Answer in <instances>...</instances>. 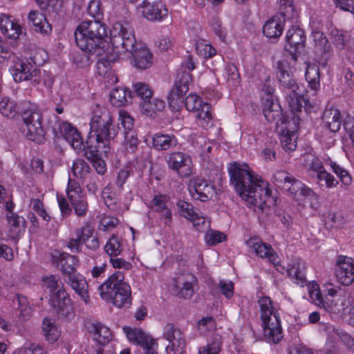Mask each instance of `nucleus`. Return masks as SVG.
I'll list each match as a JSON object with an SVG mask.
<instances>
[{"label": "nucleus", "instance_id": "nucleus-1", "mask_svg": "<svg viewBox=\"0 0 354 354\" xmlns=\"http://www.w3.org/2000/svg\"><path fill=\"white\" fill-rule=\"evenodd\" d=\"M230 181L240 197L250 207L263 209L271 199L269 183L244 162H234L227 167Z\"/></svg>", "mask_w": 354, "mask_h": 354}, {"label": "nucleus", "instance_id": "nucleus-2", "mask_svg": "<svg viewBox=\"0 0 354 354\" xmlns=\"http://www.w3.org/2000/svg\"><path fill=\"white\" fill-rule=\"evenodd\" d=\"M75 38L77 46L84 52L80 55L81 60L75 61L80 67L90 64V59L86 53L100 56L109 49L106 26L97 20L81 22L76 28Z\"/></svg>", "mask_w": 354, "mask_h": 354}, {"label": "nucleus", "instance_id": "nucleus-3", "mask_svg": "<svg viewBox=\"0 0 354 354\" xmlns=\"http://www.w3.org/2000/svg\"><path fill=\"white\" fill-rule=\"evenodd\" d=\"M115 136L111 113L105 107L95 105L90 121V132L84 144L86 154L90 153L89 157H92L109 152L110 140Z\"/></svg>", "mask_w": 354, "mask_h": 354}, {"label": "nucleus", "instance_id": "nucleus-4", "mask_svg": "<svg viewBox=\"0 0 354 354\" xmlns=\"http://www.w3.org/2000/svg\"><path fill=\"white\" fill-rule=\"evenodd\" d=\"M138 44L133 28L127 22H115L110 29L109 49L106 53L113 61L129 59Z\"/></svg>", "mask_w": 354, "mask_h": 354}, {"label": "nucleus", "instance_id": "nucleus-5", "mask_svg": "<svg viewBox=\"0 0 354 354\" xmlns=\"http://www.w3.org/2000/svg\"><path fill=\"white\" fill-rule=\"evenodd\" d=\"M124 273L122 271H115L111 274L98 287L102 299L120 308L130 305L132 300L131 288L124 281Z\"/></svg>", "mask_w": 354, "mask_h": 354}, {"label": "nucleus", "instance_id": "nucleus-6", "mask_svg": "<svg viewBox=\"0 0 354 354\" xmlns=\"http://www.w3.org/2000/svg\"><path fill=\"white\" fill-rule=\"evenodd\" d=\"M277 77L283 88L286 102L292 112L301 111L303 105L308 101L304 98L306 90L303 85L299 84L292 78L288 63L285 59L277 62Z\"/></svg>", "mask_w": 354, "mask_h": 354}, {"label": "nucleus", "instance_id": "nucleus-7", "mask_svg": "<svg viewBox=\"0 0 354 354\" xmlns=\"http://www.w3.org/2000/svg\"><path fill=\"white\" fill-rule=\"evenodd\" d=\"M258 304L264 337L269 342H279L283 335L277 306L269 297H261Z\"/></svg>", "mask_w": 354, "mask_h": 354}, {"label": "nucleus", "instance_id": "nucleus-8", "mask_svg": "<svg viewBox=\"0 0 354 354\" xmlns=\"http://www.w3.org/2000/svg\"><path fill=\"white\" fill-rule=\"evenodd\" d=\"M54 131L55 136L63 137L77 153L82 154L88 159H93V166L99 174L103 175L106 171V165L104 160L98 158V156H106L108 152L104 154L99 153L92 157H89L90 153L86 156L85 153L86 146L83 142L80 133L68 122H64L59 124L57 129L55 127Z\"/></svg>", "mask_w": 354, "mask_h": 354}, {"label": "nucleus", "instance_id": "nucleus-9", "mask_svg": "<svg viewBox=\"0 0 354 354\" xmlns=\"http://www.w3.org/2000/svg\"><path fill=\"white\" fill-rule=\"evenodd\" d=\"M25 136L34 142L40 143L44 140L45 130L41 124L42 116L35 104H28L27 109L22 113Z\"/></svg>", "mask_w": 354, "mask_h": 354}, {"label": "nucleus", "instance_id": "nucleus-10", "mask_svg": "<svg viewBox=\"0 0 354 354\" xmlns=\"http://www.w3.org/2000/svg\"><path fill=\"white\" fill-rule=\"evenodd\" d=\"M74 234L75 237L69 239L66 245L72 252H80L83 245L93 251L100 248V240L95 233L94 227L91 225L86 224L75 229Z\"/></svg>", "mask_w": 354, "mask_h": 354}, {"label": "nucleus", "instance_id": "nucleus-11", "mask_svg": "<svg viewBox=\"0 0 354 354\" xmlns=\"http://www.w3.org/2000/svg\"><path fill=\"white\" fill-rule=\"evenodd\" d=\"M185 105L189 111L194 113L198 126L207 129L212 126L213 118L210 105L196 94L191 93L185 99Z\"/></svg>", "mask_w": 354, "mask_h": 354}, {"label": "nucleus", "instance_id": "nucleus-12", "mask_svg": "<svg viewBox=\"0 0 354 354\" xmlns=\"http://www.w3.org/2000/svg\"><path fill=\"white\" fill-rule=\"evenodd\" d=\"M292 113L293 117L285 123L279 135L281 145L286 151H293L297 147L299 118L298 115H295L297 112Z\"/></svg>", "mask_w": 354, "mask_h": 354}, {"label": "nucleus", "instance_id": "nucleus-13", "mask_svg": "<svg viewBox=\"0 0 354 354\" xmlns=\"http://www.w3.org/2000/svg\"><path fill=\"white\" fill-rule=\"evenodd\" d=\"M123 330L129 342L140 345L145 354H158V343L142 329L124 326Z\"/></svg>", "mask_w": 354, "mask_h": 354}, {"label": "nucleus", "instance_id": "nucleus-14", "mask_svg": "<svg viewBox=\"0 0 354 354\" xmlns=\"http://www.w3.org/2000/svg\"><path fill=\"white\" fill-rule=\"evenodd\" d=\"M162 335L169 342L166 350L167 354H183L186 347L185 335L172 324L165 326Z\"/></svg>", "mask_w": 354, "mask_h": 354}, {"label": "nucleus", "instance_id": "nucleus-15", "mask_svg": "<svg viewBox=\"0 0 354 354\" xmlns=\"http://www.w3.org/2000/svg\"><path fill=\"white\" fill-rule=\"evenodd\" d=\"M49 303L59 315L66 319H71L74 316L71 299L63 288L57 290L56 292L50 294Z\"/></svg>", "mask_w": 354, "mask_h": 354}, {"label": "nucleus", "instance_id": "nucleus-16", "mask_svg": "<svg viewBox=\"0 0 354 354\" xmlns=\"http://www.w3.org/2000/svg\"><path fill=\"white\" fill-rule=\"evenodd\" d=\"M191 75L189 73H183L176 80L174 86L168 95L169 105L174 109H178L183 105V96L189 90Z\"/></svg>", "mask_w": 354, "mask_h": 354}, {"label": "nucleus", "instance_id": "nucleus-17", "mask_svg": "<svg viewBox=\"0 0 354 354\" xmlns=\"http://www.w3.org/2000/svg\"><path fill=\"white\" fill-rule=\"evenodd\" d=\"M138 9L149 21H162L168 15V10L161 0H144Z\"/></svg>", "mask_w": 354, "mask_h": 354}, {"label": "nucleus", "instance_id": "nucleus-18", "mask_svg": "<svg viewBox=\"0 0 354 354\" xmlns=\"http://www.w3.org/2000/svg\"><path fill=\"white\" fill-rule=\"evenodd\" d=\"M9 68L13 80L17 83L31 80L39 72L30 63L17 58Z\"/></svg>", "mask_w": 354, "mask_h": 354}, {"label": "nucleus", "instance_id": "nucleus-19", "mask_svg": "<svg viewBox=\"0 0 354 354\" xmlns=\"http://www.w3.org/2000/svg\"><path fill=\"white\" fill-rule=\"evenodd\" d=\"M335 274L339 283L349 286L354 281V260L346 256H339L337 261Z\"/></svg>", "mask_w": 354, "mask_h": 354}, {"label": "nucleus", "instance_id": "nucleus-20", "mask_svg": "<svg viewBox=\"0 0 354 354\" xmlns=\"http://www.w3.org/2000/svg\"><path fill=\"white\" fill-rule=\"evenodd\" d=\"M51 257L53 261L61 266L64 279L77 273L76 270L79 260L77 257L57 250L52 252Z\"/></svg>", "mask_w": 354, "mask_h": 354}, {"label": "nucleus", "instance_id": "nucleus-21", "mask_svg": "<svg viewBox=\"0 0 354 354\" xmlns=\"http://www.w3.org/2000/svg\"><path fill=\"white\" fill-rule=\"evenodd\" d=\"M167 162L169 169L176 171L181 176H188L191 174V158L185 153H169Z\"/></svg>", "mask_w": 354, "mask_h": 354}, {"label": "nucleus", "instance_id": "nucleus-22", "mask_svg": "<svg viewBox=\"0 0 354 354\" xmlns=\"http://www.w3.org/2000/svg\"><path fill=\"white\" fill-rule=\"evenodd\" d=\"M246 245L254 250L257 256L266 259L272 264L278 262V255L270 245L263 243L257 237H252L245 241Z\"/></svg>", "mask_w": 354, "mask_h": 354}, {"label": "nucleus", "instance_id": "nucleus-23", "mask_svg": "<svg viewBox=\"0 0 354 354\" xmlns=\"http://www.w3.org/2000/svg\"><path fill=\"white\" fill-rule=\"evenodd\" d=\"M272 183L279 188L294 196L299 189L297 183L302 182L284 170H278L272 176Z\"/></svg>", "mask_w": 354, "mask_h": 354}, {"label": "nucleus", "instance_id": "nucleus-24", "mask_svg": "<svg viewBox=\"0 0 354 354\" xmlns=\"http://www.w3.org/2000/svg\"><path fill=\"white\" fill-rule=\"evenodd\" d=\"M169 197L165 194H157L153 196L149 204V207L159 214L162 222L168 225L171 221L172 213L168 203Z\"/></svg>", "mask_w": 354, "mask_h": 354}, {"label": "nucleus", "instance_id": "nucleus-25", "mask_svg": "<svg viewBox=\"0 0 354 354\" xmlns=\"http://www.w3.org/2000/svg\"><path fill=\"white\" fill-rule=\"evenodd\" d=\"M214 192V186L203 178L194 179L190 182L189 185V194L194 200L205 201Z\"/></svg>", "mask_w": 354, "mask_h": 354}, {"label": "nucleus", "instance_id": "nucleus-26", "mask_svg": "<svg viewBox=\"0 0 354 354\" xmlns=\"http://www.w3.org/2000/svg\"><path fill=\"white\" fill-rule=\"evenodd\" d=\"M132 65L140 70L150 68L153 64V54L149 49L143 44H137L132 52Z\"/></svg>", "mask_w": 354, "mask_h": 354}, {"label": "nucleus", "instance_id": "nucleus-27", "mask_svg": "<svg viewBox=\"0 0 354 354\" xmlns=\"http://www.w3.org/2000/svg\"><path fill=\"white\" fill-rule=\"evenodd\" d=\"M305 41L304 31L301 28L292 26L286 33L285 48L294 55L304 48Z\"/></svg>", "mask_w": 354, "mask_h": 354}, {"label": "nucleus", "instance_id": "nucleus-28", "mask_svg": "<svg viewBox=\"0 0 354 354\" xmlns=\"http://www.w3.org/2000/svg\"><path fill=\"white\" fill-rule=\"evenodd\" d=\"M306 270L304 261L300 257H294L288 263L287 274L293 283L304 286L306 283Z\"/></svg>", "mask_w": 354, "mask_h": 354}, {"label": "nucleus", "instance_id": "nucleus-29", "mask_svg": "<svg viewBox=\"0 0 354 354\" xmlns=\"http://www.w3.org/2000/svg\"><path fill=\"white\" fill-rule=\"evenodd\" d=\"M262 110L266 120L270 123L279 124L281 120V108L273 95H268V98H262Z\"/></svg>", "mask_w": 354, "mask_h": 354}, {"label": "nucleus", "instance_id": "nucleus-30", "mask_svg": "<svg viewBox=\"0 0 354 354\" xmlns=\"http://www.w3.org/2000/svg\"><path fill=\"white\" fill-rule=\"evenodd\" d=\"M64 280L71 286L74 292L85 304L88 303V286L85 277L82 274L80 273H77L64 279Z\"/></svg>", "mask_w": 354, "mask_h": 354}, {"label": "nucleus", "instance_id": "nucleus-31", "mask_svg": "<svg viewBox=\"0 0 354 354\" xmlns=\"http://www.w3.org/2000/svg\"><path fill=\"white\" fill-rule=\"evenodd\" d=\"M0 28L5 36L12 39H18L22 33V27L18 21L6 15L0 17Z\"/></svg>", "mask_w": 354, "mask_h": 354}, {"label": "nucleus", "instance_id": "nucleus-32", "mask_svg": "<svg viewBox=\"0 0 354 354\" xmlns=\"http://www.w3.org/2000/svg\"><path fill=\"white\" fill-rule=\"evenodd\" d=\"M8 236L15 242L24 232L26 229V220L18 214L10 212L7 216Z\"/></svg>", "mask_w": 354, "mask_h": 354}, {"label": "nucleus", "instance_id": "nucleus-33", "mask_svg": "<svg viewBox=\"0 0 354 354\" xmlns=\"http://www.w3.org/2000/svg\"><path fill=\"white\" fill-rule=\"evenodd\" d=\"M288 19H284V17L280 15V12L278 15L268 19L263 28L264 35L270 39L279 38L283 32L284 21Z\"/></svg>", "mask_w": 354, "mask_h": 354}, {"label": "nucleus", "instance_id": "nucleus-34", "mask_svg": "<svg viewBox=\"0 0 354 354\" xmlns=\"http://www.w3.org/2000/svg\"><path fill=\"white\" fill-rule=\"evenodd\" d=\"M41 335L49 344H54L60 337L61 328L54 319L44 317L41 324Z\"/></svg>", "mask_w": 354, "mask_h": 354}, {"label": "nucleus", "instance_id": "nucleus-35", "mask_svg": "<svg viewBox=\"0 0 354 354\" xmlns=\"http://www.w3.org/2000/svg\"><path fill=\"white\" fill-rule=\"evenodd\" d=\"M196 283V277L194 274L188 273L178 279L176 286L179 289L178 294L180 297L189 299L194 294V287Z\"/></svg>", "mask_w": 354, "mask_h": 354}, {"label": "nucleus", "instance_id": "nucleus-36", "mask_svg": "<svg viewBox=\"0 0 354 354\" xmlns=\"http://www.w3.org/2000/svg\"><path fill=\"white\" fill-rule=\"evenodd\" d=\"M28 21L32 24L35 31L43 35H49L51 31V26L48 22L46 17L37 10H31L28 14Z\"/></svg>", "mask_w": 354, "mask_h": 354}, {"label": "nucleus", "instance_id": "nucleus-37", "mask_svg": "<svg viewBox=\"0 0 354 354\" xmlns=\"http://www.w3.org/2000/svg\"><path fill=\"white\" fill-rule=\"evenodd\" d=\"M299 189L294 195V198L297 200L300 196H303L309 202V206L313 210H317L320 206L319 195L310 187L304 183H298Z\"/></svg>", "mask_w": 354, "mask_h": 354}, {"label": "nucleus", "instance_id": "nucleus-38", "mask_svg": "<svg viewBox=\"0 0 354 354\" xmlns=\"http://www.w3.org/2000/svg\"><path fill=\"white\" fill-rule=\"evenodd\" d=\"M348 303L349 299L347 293L346 292L342 293L339 292L338 297H336L335 299H333L332 300L328 299V301H324L322 306L326 310L331 313L341 314L344 312Z\"/></svg>", "mask_w": 354, "mask_h": 354}, {"label": "nucleus", "instance_id": "nucleus-39", "mask_svg": "<svg viewBox=\"0 0 354 354\" xmlns=\"http://www.w3.org/2000/svg\"><path fill=\"white\" fill-rule=\"evenodd\" d=\"M178 144L176 138L172 134L156 133L152 137V145L157 150H167Z\"/></svg>", "mask_w": 354, "mask_h": 354}, {"label": "nucleus", "instance_id": "nucleus-40", "mask_svg": "<svg viewBox=\"0 0 354 354\" xmlns=\"http://www.w3.org/2000/svg\"><path fill=\"white\" fill-rule=\"evenodd\" d=\"M324 120L326 127L331 132H337L342 124L341 113L337 109L326 110L324 113Z\"/></svg>", "mask_w": 354, "mask_h": 354}, {"label": "nucleus", "instance_id": "nucleus-41", "mask_svg": "<svg viewBox=\"0 0 354 354\" xmlns=\"http://www.w3.org/2000/svg\"><path fill=\"white\" fill-rule=\"evenodd\" d=\"M326 165H328L332 171L337 176L339 180L345 185H349L352 182V178L349 172L342 166L332 160L330 157H324Z\"/></svg>", "mask_w": 354, "mask_h": 354}, {"label": "nucleus", "instance_id": "nucleus-42", "mask_svg": "<svg viewBox=\"0 0 354 354\" xmlns=\"http://www.w3.org/2000/svg\"><path fill=\"white\" fill-rule=\"evenodd\" d=\"M306 80L308 83L310 88L315 91L320 87L319 69L318 66L314 63L306 62Z\"/></svg>", "mask_w": 354, "mask_h": 354}, {"label": "nucleus", "instance_id": "nucleus-43", "mask_svg": "<svg viewBox=\"0 0 354 354\" xmlns=\"http://www.w3.org/2000/svg\"><path fill=\"white\" fill-rule=\"evenodd\" d=\"M324 160H320L313 154H307L304 156L303 165L304 169L310 175H318L319 172L324 170Z\"/></svg>", "mask_w": 354, "mask_h": 354}, {"label": "nucleus", "instance_id": "nucleus-44", "mask_svg": "<svg viewBox=\"0 0 354 354\" xmlns=\"http://www.w3.org/2000/svg\"><path fill=\"white\" fill-rule=\"evenodd\" d=\"M141 112L147 115L153 116L156 112L162 111L165 108V102L164 100L156 97L151 100L149 99L147 101L140 102Z\"/></svg>", "mask_w": 354, "mask_h": 354}, {"label": "nucleus", "instance_id": "nucleus-45", "mask_svg": "<svg viewBox=\"0 0 354 354\" xmlns=\"http://www.w3.org/2000/svg\"><path fill=\"white\" fill-rule=\"evenodd\" d=\"M131 97V93L125 87H117L113 89L109 95L111 103L115 106H122L124 105L128 98Z\"/></svg>", "mask_w": 354, "mask_h": 354}, {"label": "nucleus", "instance_id": "nucleus-46", "mask_svg": "<svg viewBox=\"0 0 354 354\" xmlns=\"http://www.w3.org/2000/svg\"><path fill=\"white\" fill-rule=\"evenodd\" d=\"M97 74L106 79L109 84H114L118 82V78L111 71L110 64L107 60L101 59L96 64Z\"/></svg>", "mask_w": 354, "mask_h": 354}, {"label": "nucleus", "instance_id": "nucleus-47", "mask_svg": "<svg viewBox=\"0 0 354 354\" xmlns=\"http://www.w3.org/2000/svg\"><path fill=\"white\" fill-rule=\"evenodd\" d=\"M223 350V341L219 335L210 338L205 345L198 348V354H220Z\"/></svg>", "mask_w": 354, "mask_h": 354}, {"label": "nucleus", "instance_id": "nucleus-48", "mask_svg": "<svg viewBox=\"0 0 354 354\" xmlns=\"http://www.w3.org/2000/svg\"><path fill=\"white\" fill-rule=\"evenodd\" d=\"M315 50L320 54L328 52L330 44L324 33L319 30H313L310 35Z\"/></svg>", "mask_w": 354, "mask_h": 354}, {"label": "nucleus", "instance_id": "nucleus-49", "mask_svg": "<svg viewBox=\"0 0 354 354\" xmlns=\"http://www.w3.org/2000/svg\"><path fill=\"white\" fill-rule=\"evenodd\" d=\"M91 331L93 339L100 344H106L111 339L110 329L101 323L93 324Z\"/></svg>", "mask_w": 354, "mask_h": 354}, {"label": "nucleus", "instance_id": "nucleus-50", "mask_svg": "<svg viewBox=\"0 0 354 354\" xmlns=\"http://www.w3.org/2000/svg\"><path fill=\"white\" fill-rule=\"evenodd\" d=\"M72 172L74 176L80 180H86L91 176V169L89 165L82 159H76L73 161Z\"/></svg>", "mask_w": 354, "mask_h": 354}, {"label": "nucleus", "instance_id": "nucleus-51", "mask_svg": "<svg viewBox=\"0 0 354 354\" xmlns=\"http://www.w3.org/2000/svg\"><path fill=\"white\" fill-rule=\"evenodd\" d=\"M0 111L3 115L13 118L18 112L17 103L9 97H3L0 101Z\"/></svg>", "mask_w": 354, "mask_h": 354}, {"label": "nucleus", "instance_id": "nucleus-52", "mask_svg": "<svg viewBox=\"0 0 354 354\" xmlns=\"http://www.w3.org/2000/svg\"><path fill=\"white\" fill-rule=\"evenodd\" d=\"M104 251L110 258L118 257L122 251L121 240L118 236H113L106 242Z\"/></svg>", "mask_w": 354, "mask_h": 354}, {"label": "nucleus", "instance_id": "nucleus-53", "mask_svg": "<svg viewBox=\"0 0 354 354\" xmlns=\"http://www.w3.org/2000/svg\"><path fill=\"white\" fill-rule=\"evenodd\" d=\"M196 53L203 57L210 58L216 54V50L204 39H198L195 44Z\"/></svg>", "mask_w": 354, "mask_h": 354}, {"label": "nucleus", "instance_id": "nucleus-54", "mask_svg": "<svg viewBox=\"0 0 354 354\" xmlns=\"http://www.w3.org/2000/svg\"><path fill=\"white\" fill-rule=\"evenodd\" d=\"M66 192L70 202L76 201V200L85 196L80 184L71 178H68Z\"/></svg>", "mask_w": 354, "mask_h": 354}, {"label": "nucleus", "instance_id": "nucleus-55", "mask_svg": "<svg viewBox=\"0 0 354 354\" xmlns=\"http://www.w3.org/2000/svg\"><path fill=\"white\" fill-rule=\"evenodd\" d=\"M19 317L23 321L28 320L32 315V308L28 298L23 295L17 296Z\"/></svg>", "mask_w": 354, "mask_h": 354}, {"label": "nucleus", "instance_id": "nucleus-56", "mask_svg": "<svg viewBox=\"0 0 354 354\" xmlns=\"http://www.w3.org/2000/svg\"><path fill=\"white\" fill-rule=\"evenodd\" d=\"M224 79L232 86L239 83L240 75L236 66L233 64H226L223 72Z\"/></svg>", "mask_w": 354, "mask_h": 354}, {"label": "nucleus", "instance_id": "nucleus-57", "mask_svg": "<svg viewBox=\"0 0 354 354\" xmlns=\"http://www.w3.org/2000/svg\"><path fill=\"white\" fill-rule=\"evenodd\" d=\"M279 5L280 15L284 19H293L297 12L292 4V0H278Z\"/></svg>", "mask_w": 354, "mask_h": 354}, {"label": "nucleus", "instance_id": "nucleus-58", "mask_svg": "<svg viewBox=\"0 0 354 354\" xmlns=\"http://www.w3.org/2000/svg\"><path fill=\"white\" fill-rule=\"evenodd\" d=\"M317 180L320 183L321 185L325 186L328 189L336 187L339 181L334 177L333 174L328 172L326 169L322 172H319L316 176Z\"/></svg>", "mask_w": 354, "mask_h": 354}, {"label": "nucleus", "instance_id": "nucleus-59", "mask_svg": "<svg viewBox=\"0 0 354 354\" xmlns=\"http://www.w3.org/2000/svg\"><path fill=\"white\" fill-rule=\"evenodd\" d=\"M309 298L315 305H323L324 301L320 292L319 286L315 281H310L307 285Z\"/></svg>", "mask_w": 354, "mask_h": 354}, {"label": "nucleus", "instance_id": "nucleus-60", "mask_svg": "<svg viewBox=\"0 0 354 354\" xmlns=\"http://www.w3.org/2000/svg\"><path fill=\"white\" fill-rule=\"evenodd\" d=\"M133 90L142 102L151 99L153 92L149 86L142 82H136L133 86Z\"/></svg>", "mask_w": 354, "mask_h": 354}, {"label": "nucleus", "instance_id": "nucleus-61", "mask_svg": "<svg viewBox=\"0 0 354 354\" xmlns=\"http://www.w3.org/2000/svg\"><path fill=\"white\" fill-rule=\"evenodd\" d=\"M225 239L226 236L224 233L209 228L205 235V241L208 245H216L224 241Z\"/></svg>", "mask_w": 354, "mask_h": 354}, {"label": "nucleus", "instance_id": "nucleus-62", "mask_svg": "<svg viewBox=\"0 0 354 354\" xmlns=\"http://www.w3.org/2000/svg\"><path fill=\"white\" fill-rule=\"evenodd\" d=\"M177 207L180 214L189 221L193 219V217L197 212L192 204L185 201H179L177 203Z\"/></svg>", "mask_w": 354, "mask_h": 354}, {"label": "nucleus", "instance_id": "nucleus-63", "mask_svg": "<svg viewBox=\"0 0 354 354\" xmlns=\"http://www.w3.org/2000/svg\"><path fill=\"white\" fill-rule=\"evenodd\" d=\"M190 221L192 222L194 226L199 232H204L206 230H208L210 227L209 221L201 213L198 212L193 217V219H191Z\"/></svg>", "mask_w": 354, "mask_h": 354}, {"label": "nucleus", "instance_id": "nucleus-64", "mask_svg": "<svg viewBox=\"0 0 354 354\" xmlns=\"http://www.w3.org/2000/svg\"><path fill=\"white\" fill-rule=\"evenodd\" d=\"M119 120L124 129V132L131 131L134 124V119L127 111L124 110H120L119 111Z\"/></svg>", "mask_w": 354, "mask_h": 354}]
</instances>
